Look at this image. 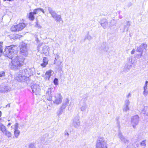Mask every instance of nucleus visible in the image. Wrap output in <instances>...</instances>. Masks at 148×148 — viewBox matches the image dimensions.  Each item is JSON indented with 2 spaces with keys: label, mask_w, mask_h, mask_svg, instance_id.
Segmentation results:
<instances>
[{
  "label": "nucleus",
  "mask_w": 148,
  "mask_h": 148,
  "mask_svg": "<svg viewBox=\"0 0 148 148\" xmlns=\"http://www.w3.org/2000/svg\"><path fill=\"white\" fill-rule=\"evenodd\" d=\"M17 47L12 45L8 46L3 52L4 55L12 59L11 68L13 69H17L23 65L25 58L18 56L16 51Z\"/></svg>",
  "instance_id": "obj_1"
},
{
  "label": "nucleus",
  "mask_w": 148,
  "mask_h": 148,
  "mask_svg": "<svg viewBox=\"0 0 148 148\" xmlns=\"http://www.w3.org/2000/svg\"><path fill=\"white\" fill-rule=\"evenodd\" d=\"M30 71V70L29 69L20 71L18 74L16 75L15 79L18 82L25 80L32 74L31 73H29Z\"/></svg>",
  "instance_id": "obj_2"
},
{
  "label": "nucleus",
  "mask_w": 148,
  "mask_h": 148,
  "mask_svg": "<svg viewBox=\"0 0 148 148\" xmlns=\"http://www.w3.org/2000/svg\"><path fill=\"white\" fill-rule=\"evenodd\" d=\"M48 10L49 13L56 22L60 23H63V21L60 15L57 14L50 8H48Z\"/></svg>",
  "instance_id": "obj_3"
},
{
  "label": "nucleus",
  "mask_w": 148,
  "mask_h": 148,
  "mask_svg": "<svg viewBox=\"0 0 148 148\" xmlns=\"http://www.w3.org/2000/svg\"><path fill=\"white\" fill-rule=\"evenodd\" d=\"M96 148H107L106 143L103 138H98L96 143Z\"/></svg>",
  "instance_id": "obj_4"
},
{
  "label": "nucleus",
  "mask_w": 148,
  "mask_h": 148,
  "mask_svg": "<svg viewBox=\"0 0 148 148\" xmlns=\"http://www.w3.org/2000/svg\"><path fill=\"white\" fill-rule=\"evenodd\" d=\"M26 26V24L23 22L20 23L16 25H13L11 28L12 31H19L22 30Z\"/></svg>",
  "instance_id": "obj_5"
},
{
  "label": "nucleus",
  "mask_w": 148,
  "mask_h": 148,
  "mask_svg": "<svg viewBox=\"0 0 148 148\" xmlns=\"http://www.w3.org/2000/svg\"><path fill=\"white\" fill-rule=\"evenodd\" d=\"M21 53L25 56H27L28 54V49L27 44L24 43H22L20 47Z\"/></svg>",
  "instance_id": "obj_6"
},
{
  "label": "nucleus",
  "mask_w": 148,
  "mask_h": 148,
  "mask_svg": "<svg viewBox=\"0 0 148 148\" xmlns=\"http://www.w3.org/2000/svg\"><path fill=\"white\" fill-rule=\"evenodd\" d=\"M131 124L134 129L136 128V126L139 123V118L137 115H136L132 116L131 119Z\"/></svg>",
  "instance_id": "obj_7"
},
{
  "label": "nucleus",
  "mask_w": 148,
  "mask_h": 148,
  "mask_svg": "<svg viewBox=\"0 0 148 148\" xmlns=\"http://www.w3.org/2000/svg\"><path fill=\"white\" fill-rule=\"evenodd\" d=\"M62 97L60 93H58L56 94L53 99L52 101L54 103L57 104L60 103L62 101Z\"/></svg>",
  "instance_id": "obj_8"
},
{
  "label": "nucleus",
  "mask_w": 148,
  "mask_h": 148,
  "mask_svg": "<svg viewBox=\"0 0 148 148\" xmlns=\"http://www.w3.org/2000/svg\"><path fill=\"white\" fill-rule=\"evenodd\" d=\"M39 12H42L44 13L43 10L40 8L35 9L33 12H31L29 13L28 16L29 19L31 20H33L34 18V14H38Z\"/></svg>",
  "instance_id": "obj_9"
},
{
  "label": "nucleus",
  "mask_w": 148,
  "mask_h": 148,
  "mask_svg": "<svg viewBox=\"0 0 148 148\" xmlns=\"http://www.w3.org/2000/svg\"><path fill=\"white\" fill-rule=\"evenodd\" d=\"M54 88L52 87H50L48 88L47 92V100L49 102H52V95L53 94Z\"/></svg>",
  "instance_id": "obj_10"
},
{
  "label": "nucleus",
  "mask_w": 148,
  "mask_h": 148,
  "mask_svg": "<svg viewBox=\"0 0 148 148\" xmlns=\"http://www.w3.org/2000/svg\"><path fill=\"white\" fill-rule=\"evenodd\" d=\"M72 125L75 128H78L80 125L79 117L76 116L73 120Z\"/></svg>",
  "instance_id": "obj_11"
},
{
  "label": "nucleus",
  "mask_w": 148,
  "mask_h": 148,
  "mask_svg": "<svg viewBox=\"0 0 148 148\" xmlns=\"http://www.w3.org/2000/svg\"><path fill=\"white\" fill-rule=\"evenodd\" d=\"M32 90L33 93L36 95L38 94L40 92V86L38 84H35L31 86Z\"/></svg>",
  "instance_id": "obj_12"
},
{
  "label": "nucleus",
  "mask_w": 148,
  "mask_h": 148,
  "mask_svg": "<svg viewBox=\"0 0 148 148\" xmlns=\"http://www.w3.org/2000/svg\"><path fill=\"white\" fill-rule=\"evenodd\" d=\"M79 107L81 111L85 112L87 108L88 105L85 102L81 101L79 104Z\"/></svg>",
  "instance_id": "obj_13"
},
{
  "label": "nucleus",
  "mask_w": 148,
  "mask_h": 148,
  "mask_svg": "<svg viewBox=\"0 0 148 148\" xmlns=\"http://www.w3.org/2000/svg\"><path fill=\"white\" fill-rule=\"evenodd\" d=\"M147 47V45L146 44L143 43L137 48L136 51L137 52L143 53L144 50L145 51H146Z\"/></svg>",
  "instance_id": "obj_14"
},
{
  "label": "nucleus",
  "mask_w": 148,
  "mask_h": 148,
  "mask_svg": "<svg viewBox=\"0 0 148 148\" xmlns=\"http://www.w3.org/2000/svg\"><path fill=\"white\" fill-rule=\"evenodd\" d=\"M101 25L104 29H105L108 26V22L106 19L103 18L101 21Z\"/></svg>",
  "instance_id": "obj_15"
},
{
  "label": "nucleus",
  "mask_w": 148,
  "mask_h": 148,
  "mask_svg": "<svg viewBox=\"0 0 148 148\" xmlns=\"http://www.w3.org/2000/svg\"><path fill=\"white\" fill-rule=\"evenodd\" d=\"M118 136L122 141L125 143L128 144V140L123 136L122 133L120 132H119Z\"/></svg>",
  "instance_id": "obj_16"
},
{
  "label": "nucleus",
  "mask_w": 148,
  "mask_h": 148,
  "mask_svg": "<svg viewBox=\"0 0 148 148\" xmlns=\"http://www.w3.org/2000/svg\"><path fill=\"white\" fill-rule=\"evenodd\" d=\"M141 112L143 114L148 116V107H144V108L142 110Z\"/></svg>",
  "instance_id": "obj_17"
},
{
  "label": "nucleus",
  "mask_w": 148,
  "mask_h": 148,
  "mask_svg": "<svg viewBox=\"0 0 148 148\" xmlns=\"http://www.w3.org/2000/svg\"><path fill=\"white\" fill-rule=\"evenodd\" d=\"M6 130L5 126L3 124L0 123V131H1L3 133H4Z\"/></svg>",
  "instance_id": "obj_18"
},
{
  "label": "nucleus",
  "mask_w": 148,
  "mask_h": 148,
  "mask_svg": "<svg viewBox=\"0 0 148 148\" xmlns=\"http://www.w3.org/2000/svg\"><path fill=\"white\" fill-rule=\"evenodd\" d=\"M127 60L128 63H131L132 64H133L136 62L135 60H134L132 59V56H130L128 58Z\"/></svg>",
  "instance_id": "obj_19"
},
{
  "label": "nucleus",
  "mask_w": 148,
  "mask_h": 148,
  "mask_svg": "<svg viewBox=\"0 0 148 148\" xmlns=\"http://www.w3.org/2000/svg\"><path fill=\"white\" fill-rule=\"evenodd\" d=\"M4 133L5 134V135L8 138L12 136V134L11 133L7 131V130Z\"/></svg>",
  "instance_id": "obj_20"
},
{
  "label": "nucleus",
  "mask_w": 148,
  "mask_h": 148,
  "mask_svg": "<svg viewBox=\"0 0 148 148\" xmlns=\"http://www.w3.org/2000/svg\"><path fill=\"white\" fill-rule=\"evenodd\" d=\"M20 131L18 130H14V134L16 138H17L19 135Z\"/></svg>",
  "instance_id": "obj_21"
},
{
  "label": "nucleus",
  "mask_w": 148,
  "mask_h": 148,
  "mask_svg": "<svg viewBox=\"0 0 148 148\" xmlns=\"http://www.w3.org/2000/svg\"><path fill=\"white\" fill-rule=\"evenodd\" d=\"M43 63L41 64V65L43 67H45L46 65V58L44 57L43 59Z\"/></svg>",
  "instance_id": "obj_22"
},
{
  "label": "nucleus",
  "mask_w": 148,
  "mask_h": 148,
  "mask_svg": "<svg viewBox=\"0 0 148 148\" xmlns=\"http://www.w3.org/2000/svg\"><path fill=\"white\" fill-rule=\"evenodd\" d=\"M53 74V72L51 70H49L47 71V77H48V78H49L52 75V73Z\"/></svg>",
  "instance_id": "obj_23"
},
{
  "label": "nucleus",
  "mask_w": 148,
  "mask_h": 148,
  "mask_svg": "<svg viewBox=\"0 0 148 148\" xmlns=\"http://www.w3.org/2000/svg\"><path fill=\"white\" fill-rule=\"evenodd\" d=\"M130 110V108L129 106H124L123 107V111L124 112H127V111H128Z\"/></svg>",
  "instance_id": "obj_24"
},
{
  "label": "nucleus",
  "mask_w": 148,
  "mask_h": 148,
  "mask_svg": "<svg viewBox=\"0 0 148 148\" xmlns=\"http://www.w3.org/2000/svg\"><path fill=\"white\" fill-rule=\"evenodd\" d=\"M64 110L60 108V109L57 112V114L58 116H60V115L61 114H62V113L63 112Z\"/></svg>",
  "instance_id": "obj_25"
},
{
  "label": "nucleus",
  "mask_w": 148,
  "mask_h": 148,
  "mask_svg": "<svg viewBox=\"0 0 148 148\" xmlns=\"http://www.w3.org/2000/svg\"><path fill=\"white\" fill-rule=\"evenodd\" d=\"M18 35H11L10 36V38L11 40H12V39L14 40L16 39L17 38H18Z\"/></svg>",
  "instance_id": "obj_26"
},
{
  "label": "nucleus",
  "mask_w": 148,
  "mask_h": 148,
  "mask_svg": "<svg viewBox=\"0 0 148 148\" xmlns=\"http://www.w3.org/2000/svg\"><path fill=\"white\" fill-rule=\"evenodd\" d=\"M125 66L127 67V71H129L132 67V64H129L128 63L126 64Z\"/></svg>",
  "instance_id": "obj_27"
},
{
  "label": "nucleus",
  "mask_w": 148,
  "mask_h": 148,
  "mask_svg": "<svg viewBox=\"0 0 148 148\" xmlns=\"http://www.w3.org/2000/svg\"><path fill=\"white\" fill-rule=\"evenodd\" d=\"M130 102L129 100L128 99H127L125 100V104L124 106H129L130 105Z\"/></svg>",
  "instance_id": "obj_28"
},
{
  "label": "nucleus",
  "mask_w": 148,
  "mask_h": 148,
  "mask_svg": "<svg viewBox=\"0 0 148 148\" xmlns=\"http://www.w3.org/2000/svg\"><path fill=\"white\" fill-rule=\"evenodd\" d=\"M140 54H136L135 57L138 59H139L142 56L143 53H142L140 52Z\"/></svg>",
  "instance_id": "obj_29"
},
{
  "label": "nucleus",
  "mask_w": 148,
  "mask_h": 148,
  "mask_svg": "<svg viewBox=\"0 0 148 148\" xmlns=\"http://www.w3.org/2000/svg\"><path fill=\"white\" fill-rule=\"evenodd\" d=\"M103 46H102V48L103 49L106 51H107L108 49L107 48H108V47L107 46L105 45V44H103Z\"/></svg>",
  "instance_id": "obj_30"
},
{
  "label": "nucleus",
  "mask_w": 148,
  "mask_h": 148,
  "mask_svg": "<svg viewBox=\"0 0 148 148\" xmlns=\"http://www.w3.org/2000/svg\"><path fill=\"white\" fill-rule=\"evenodd\" d=\"M53 83L55 85H58V79L57 78H55L53 80Z\"/></svg>",
  "instance_id": "obj_31"
},
{
  "label": "nucleus",
  "mask_w": 148,
  "mask_h": 148,
  "mask_svg": "<svg viewBox=\"0 0 148 148\" xmlns=\"http://www.w3.org/2000/svg\"><path fill=\"white\" fill-rule=\"evenodd\" d=\"M69 101L68 99L66 98L64 102L63 103L67 106L69 103Z\"/></svg>",
  "instance_id": "obj_32"
},
{
  "label": "nucleus",
  "mask_w": 148,
  "mask_h": 148,
  "mask_svg": "<svg viewBox=\"0 0 148 148\" xmlns=\"http://www.w3.org/2000/svg\"><path fill=\"white\" fill-rule=\"evenodd\" d=\"M14 130H18V123H16L14 125Z\"/></svg>",
  "instance_id": "obj_33"
},
{
  "label": "nucleus",
  "mask_w": 148,
  "mask_h": 148,
  "mask_svg": "<svg viewBox=\"0 0 148 148\" xmlns=\"http://www.w3.org/2000/svg\"><path fill=\"white\" fill-rule=\"evenodd\" d=\"M145 140H143L140 143V145L142 146L145 147L146 146V144L145 143Z\"/></svg>",
  "instance_id": "obj_34"
},
{
  "label": "nucleus",
  "mask_w": 148,
  "mask_h": 148,
  "mask_svg": "<svg viewBox=\"0 0 148 148\" xmlns=\"http://www.w3.org/2000/svg\"><path fill=\"white\" fill-rule=\"evenodd\" d=\"M2 45V43H1V42H0V53H2L3 52H3L4 51H3ZM7 48V47H6V48H5V49H4V50H5V49ZM4 51H5V50H4ZM3 54H4L3 53Z\"/></svg>",
  "instance_id": "obj_35"
},
{
  "label": "nucleus",
  "mask_w": 148,
  "mask_h": 148,
  "mask_svg": "<svg viewBox=\"0 0 148 148\" xmlns=\"http://www.w3.org/2000/svg\"><path fill=\"white\" fill-rule=\"evenodd\" d=\"M110 23L111 24V25H114L116 24V21L114 20H112L111 21V22H110Z\"/></svg>",
  "instance_id": "obj_36"
},
{
  "label": "nucleus",
  "mask_w": 148,
  "mask_h": 148,
  "mask_svg": "<svg viewBox=\"0 0 148 148\" xmlns=\"http://www.w3.org/2000/svg\"><path fill=\"white\" fill-rule=\"evenodd\" d=\"M5 75V73L3 71L0 72V77H2Z\"/></svg>",
  "instance_id": "obj_37"
},
{
  "label": "nucleus",
  "mask_w": 148,
  "mask_h": 148,
  "mask_svg": "<svg viewBox=\"0 0 148 148\" xmlns=\"http://www.w3.org/2000/svg\"><path fill=\"white\" fill-rule=\"evenodd\" d=\"M148 93V91L147 90H144V91H143V94L144 96H145V97L147 95Z\"/></svg>",
  "instance_id": "obj_38"
},
{
  "label": "nucleus",
  "mask_w": 148,
  "mask_h": 148,
  "mask_svg": "<svg viewBox=\"0 0 148 148\" xmlns=\"http://www.w3.org/2000/svg\"><path fill=\"white\" fill-rule=\"evenodd\" d=\"M67 106L66 105L63 103L60 108L64 110Z\"/></svg>",
  "instance_id": "obj_39"
},
{
  "label": "nucleus",
  "mask_w": 148,
  "mask_h": 148,
  "mask_svg": "<svg viewBox=\"0 0 148 148\" xmlns=\"http://www.w3.org/2000/svg\"><path fill=\"white\" fill-rule=\"evenodd\" d=\"M8 91V90H2V87H0V92H5Z\"/></svg>",
  "instance_id": "obj_40"
},
{
  "label": "nucleus",
  "mask_w": 148,
  "mask_h": 148,
  "mask_svg": "<svg viewBox=\"0 0 148 148\" xmlns=\"http://www.w3.org/2000/svg\"><path fill=\"white\" fill-rule=\"evenodd\" d=\"M127 26H128V27H127V29L126 30L127 31H128V27L130 25H131V23L129 21H127Z\"/></svg>",
  "instance_id": "obj_41"
},
{
  "label": "nucleus",
  "mask_w": 148,
  "mask_h": 148,
  "mask_svg": "<svg viewBox=\"0 0 148 148\" xmlns=\"http://www.w3.org/2000/svg\"><path fill=\"white\" fill-rule=\"evenodd\" d=\"M29 148H36L34 144H30L29 145Z\"/></svg>",
  "instance_id": "obj_42"
},
{
  "label": "nucleus",
  "mask_w": 148,
  "mask_h": 148,
  "mask_svg": "<svg viewBox=\"0 0 148 148\" xmlns=\"http://www.w3.org/2000/svg\"><path fill=\"white\" fill-rule=\"evenodd\" d=\"M8 90V91L10 90L9 88H8V87L7 86H5L4 87H2V90Z\"/></svg>",
  "instance_id": "obj_43"
},
{
  "label": "nucleus",
  "mask_w": 148,
  "mask_h": 148,
  "mask_svg": "<svg viewBox=\"0 0 148 148\" xmlns=\"http://www.w3.org/2000/svg\"><path fill=\"white\" fill-rule=\"evenodd\" d=\"M71 103H70V105H69V106H68V109L69 110H71V109L72 108V107L73 106H71Z\"/></svg>",
  "instance_id": "obj_44"
},
{
  "label": "nucleus",
  "mask_w": 148,
  "mask_h": 148,
  "mask_svg": "<svg viewBox=\"0 0 148 148\" xmlns=\"http://www.w3.org/2000/svg\"><path fill=\"white\" fill-rule=\"evenodd\" d=\"M64 135L65 136H67L68 137L69 136V134L67 131H65L64 132Z\"/></svg>",
  "instance_id": "obj_45"
},
{
  "label": "nucleus",
  "mask_w": 148,
  "mask_h": 148,
  "mask_svg": "<svg viewBox=\"0 0 148 148\" xmlns=\"http://www.w3.org/2000/svg\"><path fill=\"white\" fill-rule=\"evenodd\" d=\"M87 38L89 40H90L92 38L91 37V36L89 35H88L87 36Z\"/></svg>",
  "instance_id": "obj_46"
},
{
  "label": "nucleus",
  "mask_w": 148,
  "mask_h": 148,
  "mask_svg": "<svg viewBox=\"0 0 148 148\" xmlns=\"http://www.w3.org/2000/svg\"><path fill=\"white\" fill-rule=\"evenodd\" d=\"M127 67L125 66V67L124 69V72H128V71H127Z\"/></svg>",
  "instance_id": "obj_47"
},
{
  "label": "nucleus",
  "mask_w": 148,
  "mask_h": 148,
  "mask_svg": "<svg viewBox=\"0 0 148 148\" xmlns=\"http://www.w3.org/2000/svg\"><path fill=\"white\" fill-rule=\"evenodd\" d=\"M131 94L130 93H129L126 96V97L127 98H129L130 97H131Z\"/></svg>",
  "instance_id": "obj_48"
},
{
  "label": "nucleus",
  "mask_w": 148,
  "mask_h": 148,
  "mask_svg": "<svg viewBox=\"0 0 148 148\" xmlns=\"http://www.w3.org/2000/svg\"><path fill=\"white\" fill-rule=\"evenodd\" d=\"M135 52L134 49H133V50L131 51V53L132 54H133Z\"/></svg>",
  "instance_id": "obj_49"
},
{
  "label": "nucleus",
  "mask_w": 148,
  "mask_h": 148,
  "mask_svg": "<svg viewBox=\"0 0 148 148\" xmlns=\"http://www.w3.org/2000/svg\"><path fill=\"white\" fill-rule=\"evenodd\" d=\"M147 86H145L144 87V90H147Z\"/></svg>",
  "instance_id": "obj_50"
},
{
  "label": "nucleus",
  "mask_w": 148,
  "mask_h": 148,
  "mask_svg": "<svg viewBox=\"0 0 148 148\" xmlns=\"http://www.w3.org/2000/svg\"><path fill=\"white\" fill-rule=\"evenodd\" d=\"M148 83V82L147 81H146L145 82V86H147Z\"/></svg>",
  "instance_id": "obj_51"
},
{
  "label": "nucleus",
  "mask_w": 148,
  "mask_h": 148,
  "mask_svg": "<svg viewBox=\"0 0 148 148\" xmlns=\"http://www.w3.org/2000/svg\"><path fill=\"white\" fill-rule=\"evenodd\" d=\"M2 112H1V111H0V117L2 115Z\"/></svg>",
  "instance_id": "obj_52"
},
{
  "label": "nucleus",
  "mask_w": 148,
  "mask_h": 148,
  "mask_svg": "<svg viewBox=\"0 0 148 148\" xmlns=\"http://www.w3.org/2000/svg\"><path fill=\"white\" fill-rule=\"evenodd\" d=\"M11 123H9L8 125V126H9L11 125Z\"/></svg>",
  "instance_id": "obj_53"
},
{
  "label": "nucleus",
  "mask_w": 148,
  "mask_h": 148,
  "mask_svg": "<svg viewBox=\"0 0 148 148\" xmlns=\"http://www.w3.org/2000/svg\"><path fill=\"white\" fill-rule=\"evenodd\" d=\"M52 103H51L50 104H49V106H51L52 105Z\"/></svg>",
  "instance_id": "obj_54"
},
{
  "label": "nucleus",
  "mask_w": 148,
  "mask_h": 148,
  "mask_svg": "<svg viewBox=\"0 0 148 148\" xmlns=\"http://www.w3.org/2000/svg\"><path fill=\"white\" fill-rule=\"evenodd\" d=\"M55 58V60H54V64H55V63H56V58Z\"/></svg>",
  "instance_id": "obj_55"
},
{
  "label": "nucleus",
  "mask_w": 148,
  "mask_h": 148,
  "mask_svg": "<svg viewBox=\"0 0 148 148\" xmlns=\"http://www.w3.org/2000/svg\"><path fill=\"white\" fill-rule=\"evenodd\" d=\"M46 73H45V75H46ZM43 77H45H45H46V76H43Z\"/></svg>",
  "instance_id": "obj_56"
},
{
  "label": "nucleus",
  "mask_w": 148,
  "mask_h": 148,
  "mask_svg": "<svg viewBox=\"0 0 148 148\" xmlns=\"http://www.w3.org/2000/svg\"><path fill=\"white\" fill-rule=\"evenodd\" d=\"M125 30V28H124V30H123V31H124Z\"/></svg>",
  "instance_id": "obj_57"
},
{
  "label": "nucleus",
  "mask_w": 148,
  "mask_h": 148,
  "mask_svg": "<svg viewBox=\"0 0 148 148\" xmlns=\"http://www.w3.org/2000/svg\"><path fill=\"white\" fill-rule=\"evenodd\" d=\"M48 64V62L47 61V64Z\"/></svg>",
  "instance_id": "obj_58"
},
{
  "label": "nucleus",
  "mask_w": 148,
  "mask_h": 148,
  "mask_svg": "<svg viewBox=\"0 0 148 148\" xmlns=\"http://www.w3.org/2000/svg\"><path fill=\"white\" fill-rule=\"evenodd\" d=\"M12 127H13V126H12L11 127V128H12Z\"/></svg>",
  "instance_id": "obj_59"
},
{
  "label": "nucleus",
  "mask_w": 148,
  "mask_h": 148,
  "mask_svg": "<svg viewBox=\"0 0 148 148\" xmlns=\"http://www.w3.org/2000/svg\"><path fill=\"white\" fill-rule=\"evenodd\" d=\"M60 69H62V68H60Z\"/></svg>",
  "instance_id": "obj_60"
},
{
  "label": "nucleus",
  "mask_w": 148,
  "mask_h": 148,
  "mask_svg": "<svg viewBox=\"0 0 148 148\" xmlns=\"http://www.w3.org/2000/svg\"><path fill=\"white\" fill-rule=\"evenodd\" d=\"M36 25H38V24H37V23Z\"/></svg>",
  "instance_id": "obj_61"
}]
</instances>
